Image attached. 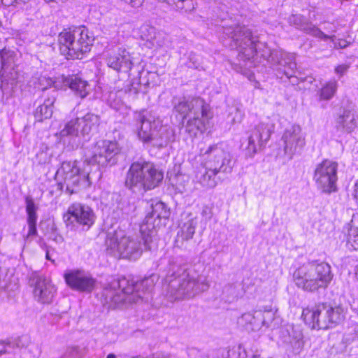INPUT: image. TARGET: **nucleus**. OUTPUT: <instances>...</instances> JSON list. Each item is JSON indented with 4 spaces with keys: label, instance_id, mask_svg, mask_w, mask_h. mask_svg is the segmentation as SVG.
<instances>
[{
    "label": "nucleus",
    "instance_id": "obj_62",
    "mask_svg": "<svg viewBox=\"0 0 358 358\" xmlns=\"http://www.w3.org/2000/svg\"><path fill=\"white\" fill-rule=\"evenodd\" d=\"M159 1H162V0H159Z\"/></svg>",
    "mask_w": 358,
    "mask_h": 358
},
{
    "label": "nucleus",
    "instance_id": "obj_20",
    "mask_svg": "<svg viewBox=\"0 0 358 358\" xmlns=\"http://www.w3.org/2000/svg\"><path fill=\"white\" fill-rule=\"evenodd\" d=\"M268 61L272 64L279 65L278 76L280 74L285 75L287 78H296L295 71L296 64L294 62V56L292 54L282 50H273L270 52Z\"/></svg>",
    "mask_w": 358,
    "mask_h": 358
},
{
    "label": "nucleus",
    "instance_id": "obj_45",
    "mask_svg": "<svg viewBox=\"0 0 358 358\" xmlns=\"http://www.w3.org/2000/svg\"><path fill=\"white\" fill-rule=\"evenodd\" d=\"M201 215L208 219H210L212 216L210 208L208 206L203 207Z\"/></svg>",
    "mask_w": 358,
    "mask_h": 358
},
{
    "label": "nucleus",
    "instance_id": "obj_7",
    "mask_svg": "<svg viewBox=\"0 0 358 358\" xmlns=\"http://www.w3.org/2000/svg\"><path fill=\"white\" fill-rule=\"evenodd\" d=\"M144 237H147V233L142 234L143 243L140 240H135L126 236L122 230L108 233L105 241L106 251L114 257H120L129 260H136L143 250H150L152 248L150 242V249H146L144 245Z\"/></svg>",
    "mask_w": 358,
    "mask_h": 358
},
{
    "label": "nucleus",
    "instance_id": "obj_15",
    "mask_svg": "<svg viewBox=\"0 0 358 358\" xmlns=\"http://www.w3.org/2000/svg\"><path fill=\"white\" fill-rule=\"evenodd\" d=\"M28 283L33 288L34 297L38 302H52L56 288L48 278L38 271H32L28 275Z\"/></svg>",
    "mask_w": 358,
    "mask_h": 358
},
{
    "label": "nucleus",
    "instance_id": "obj_29",
    "mask_svg": "<svg viewBox=\"0 0 358 358\" xmlns=\"http://www.w3.org/2000/svg\"><path fill=\"white\" fill-rule=\"evenodd\" d=\"M63 83L65 85L69 86L76 96L81 99L85 98L89 93L87 82L76 76L65 77L63 79Z\"/></svg>",
    "mask_w": 358,
    "mask_h": 358
},
{
    "label": "nucleus",
    "instance_id": "obj_27",
    "mask_svg": "<svg viewBox=\"0 0 358 358\" xmlns=\"http://www.w3.org/2000/svg\"><path fill=\"white\" fill-rule=\"evenodd\" d=\"M261 319V310L255 311L254 313H245L238 319V324L248 331H256L263 327Z\"/></svg>",
    "mask_w": 358,
    "mask_h": 358
},
{
    "label": "nucleus",
    "instance_id": "obj_24",
    "mask_svg": "<svg viewBox=\"0 0 358 358\" xmlns=\"http://www.w3.org/2000/svg\"><path fill=\"white\" fill-rule=\"evenodd\" d=\"M288 22L290 25L294 26L296 29L321 40L327 41L331 38L302 15H292L289 17Z\"/></svg>",
    "mask_w": 358,
    "mask_h": 358
},
{
    "label": "nucleus",
    "instance_id": "obj_46",
    "mask_svg": "<svg viewBox=\"0 0 358 358\" xmlns=\"http://www.w3.org/2000/svg\"><path fill=\"white\" fill-rule=\"evenodd\" d=\"M12 285L10 282H8L7 280L3 279L1 280L0 279V289H8Z\"/></svg>",
    "mask_w": 358,
    "mask_h": 358
},
{
    "label": "nucleus",
    "instance_id": "obj_17",
    "mask_svg": "<svg viewBox=\"0 0 358 358\" xmlns=\"http://www.w3.org/2000/svg\"><path fill=\"white\" fill-rule=\"evenodd\" d=\"M285 155L292 159L295 155L301 154L306 145V137L299 125L293 124L287 128L282 137Z\"/></svg>",
    "mask_w": 358,
    "mask_h": 358
},
{
    "label": "nucleus",
    "instance_id": "obj_23",
    "mask_svg": "<svg viewBox=\"0 0 358 358\" xmlns=\"http://www.w3.org/2000/svg\"><path fill=\"white\" fill-rule=\"evenodd\" d=\"M58 91L55 88H44L43 96L44 101L36 108L34 115L36 121L42 122L52 117L54 109V103L57 99Z\"/></svg>",
    "mask_w": 358,
    "mask_h": 358
},
{
    "label": "nucleus",
    "instance_id": "obj_63",
    "mask_svg": "<svg viewBox=\"0 0 358 358\" xmlns=\"http://www.w3.org/2000/svg\"><path fill=\"white\" fill-rule=\"evenodd\" d=\"M357 234H358V232H357Z\"/></svg>",
    "mask_w": 358,
    "mask_h": 358
},
{
    "label": "nucleus",
    "instance_id": "obj_42",
    "mask_svg": "<svg viewBox=\"0 0 358 358\" xmlns=\"http://www.w3.org/2000/svg\"><path fill=\"white\" fill-rule=\"evenodd\" d=\"M29 231L27 235V238L37 235L36 223H27Z\"/></svg>",
    "mask_w": 358,
    "mask_h": 358
},
{
    "label": "nucleus",
    "instance_id": "obj_33",
    "mask_svg": "<svg viewBox=\"0 0 358 358\" xmlns=\"http://www.w3.org/2000/svg\"><path fill=\"white\" fill-rule=\"evenodd\" d=\"M338 82L336 80H331L327 82L318 91L320 100L328 101L331 99L336 93Z\"/></svg>",
    "mask_w": 358,
    "mask_h": 358
},
{
    "label": "nucleus",
    "instance_id": "obj_21",
    "mask_svg": "<svg viewBox=\"0 0 358 358\" xmlns=\"http://www.w3.org/2000/svg\"><path fill=\"white\" fill-rule=\"evenodd\" d=\"M64 276L66 284L73 289L91 292L95 287L96 280L82 270H71Z\"/></svg>",
    "mask_w": 358,
    "mask_h": 358
},
{
    "label": "nucleus",
    "instance_id": "obj_43",
    "mask_svg": "<svg viewBox=\"0 0 358 358\" xmlns=\"http://www.w3.org/2000/svg\"><path fill=\"white\" fill-rule=\"evenodd\" d=\"M349 67L348 64L338 65L335 68V72L341 77L348 71Z\"/></svg>",
    "mask_w": 358,
    "mask_h": 358
},
{
    "label": "nucleus",
    "instance_id": "obj_8",
    "mask_svg": "<svg viewBox=\"0 0 358 358\" xmlns=\"http://www.w3.org/2000/svg\"><path fill=\"white\" fill-rule=\"evenodd\" d=\"M222 29L223 34L234 43L240 60L246 61L254 57L257 52L259 41L248 27L231 23L224 25Z\"/></svg>",
    "mask_w": 358,
    "mask_h": 358
},
{
    "label": "nucleus",
    "instance_id": "obj_55",
    "mask_svg": "<svg viewBox=\"0 0 358 358\" xmlns=\"http://www.w3.org/2000/svg\"><path fill=\"white\" fill-rule=\"evenodd\" d=\"M68 0H55V2L56 3H59V2H62V3H65Z\"/></svg>",
    "mask_w": 358,
    "mask_h": 358
},
{
    "label": "nucleus",
    "instance_id": "obj_52",
    "mask_svg": "<svg viewBox=\"0 0 358 358\" xmlns=\"http://www.w3.org/2000/svg\"><path fill=\"white\" fill-rule=\"evenodd\" d=\"M178 0H162V1L166 2L169 5L173 7Z\"/></svg>",
    "mask_w": 358,
    "mask_h": 358
},
{
    "label": "nucleus",
    "instance_id": "obj_53",
    "mask_svg": "<svg viewBox=\"0 0 358 358\" xmlns=\"http://www.w3.org/2000/svg\"><path fill=\"white\" fill-rule=\"evenodd\" d=\"M106 358H116V356L114 354L110 353L107 356Z\"/></svg>",
    "mask_w": 358,
    "mask_h": 358
},
{
    "label": "nucleus",
    "instance_id": "obj_25",
    "mask_svg": "<svg viewBox=\"0 0 358 358\" xmlns=\"http://www.w3.org/2000/svg\"><path fill=\"white\" fill-rule=\"evenodd\" d=\"M208 107L206 103L201 114H192L193 117L187 120L185 127L190 135L196 136L198 132L203 133L206 130V124L209 119Z\"/></svg>",
    "mask_w": 358,
    "mask_h": 358
},
{
    "label": "nucleus",
    "instance_id": "obj_22",
    "mask_svg": "<svg viewBox=\"0 0 358 358\" xmlns=\"http://www.w3.org/2000/svg\"><path fill=\"white\" fill-rule=\"evenodd\" d=\"M106 62L108 67L117 72L128 73L134 65L129 52L124 48H119L108 54Z\"/></svg>",
    "mask_w": 358,
    "mask_h": 358
},
{
    "label": "nucleus",
    "instance_id": "obj_56",
    "mask_svg": "<svg viewBox=\"0 0 358 358\" xmlns=\"http://www.w3.org/2000/svg\"><path fill=\"white\" fill-rule=\"evenodd\" d=\"M252 358H260V357H259V355H255L252 356Z\"/></svg>",
    "mask_w": 358,
    "mask_h": 358
},
{
    "label": "nucleus",
    "instance_id": "obj_5",
    "mask_svg": "<svg viewBox=\"0 0 358 358\" xmlns=\"http://www.w3.org/2000/svg\"><path fill=\"white\" fill-rule=\"evenodd\" d=\"M302 317L313 329H328L344 320L345 310L340 305L334 306L330 303H320L311 309H303Z\"/></svg>",
    "mask_w": 358,
    "mask_h": 358
},
{
    "label": "nucleus",
    "instance_id": "obj_4",
    "mask_svg": "<svg viewBox=\"0 0 358 358\" xmlns=\"http://www.w3.org/2000/svg\"><path fill=\"white\" fill-rule=\"evenodd\" d=\"M92 42L85 27L64 29L58 36L59 52L67 59H82L90 51Z\"/></svg>",
    "mask_w": 358,
    "mask_h": 358
},
{
    "label": "nucleus",
    "instance_id": "obj_54",
    "mask_svg": "<svg viewBox=\"0 0 358 358\" xmlns=\"http://www.w3.org/2000/svg\"><path fill=\"white\" fill-rule=\"evenodd\" d=\"M236 111H237V113H238V115H239V118L237 120V121H238V122H240V121L241 120V117H242V115H241V112H240L238 109L236 110Z\"/></svg>",
    "mask_w": 358,
    "mask_h": 358
},
{
    "label": "nucleus",
    "instance_id": "obj_57",
    "mask_svg": "<svg viewBox=\"0 0 358 358\" xmlns=\"http://www.w3.org/2000/svg\"><path fill=\"white\" fill-rule=\"evenodd\" d=\"M355 275H356L357 279L358 280V270H357V271L355 273Z\"/></svg>",
    "mask_w": 358,
    "mask_h": 358
},
{
    "label": "nucleus",
    "instance_id": "obj_32",
    "mask_svg": "<svg viewBox=\"0 0 358 358\" xmlns=\"http://www.w3.org/2000/svg\"><path fill=\"white\" fill-rule=\"evenodd\" d=\"M103 294L106 302L110 303V306H118L127 300V294L115 288L105 289Z\"/></svg>",
    "mask_w": 358,
    "mask_h": 358
},
{
    "label": "nucleus",
    "instance_id": "obj_35",
    "mask_svg": "<svg viewBox=\"0 0 358 358\" xmlns=\"http://www.w3.org/2000/svg\"><path fill=\"white\" fill-rule=\"evenodd\" d=\"M26 213L27 214V223H36L38 215L36 211L38 207L36 206L32 198L27 196L25 199Z\"/></svg>",
    "mask_w": 358,
    "mask_h": 358
},
{
    "label": "nucleus",
    "instance_id": "obj_19",
    "mask_svg": "<svg viewBox=\"0 0 358 358\" xmlns=\"http://www.w3.org/2000/svg\"><path fill=\"white\" fill-rule=\"evenodd\" d=\"M154 281L151 277L145 278L141 281L129 280L126 278H122L113 282V287H118V290L127 295L136 294L138 298L143 299L146 292L152 289Z\"/></svg>",
    "mask_w": 358,
    "mask_h": 358
},
{
    "label": "nucleus",
    "instance_id": "obj_49",
    "mask_svg": "<svg viewBox=\"0 0 358 358\" xmlns=\"http://www.w3.org/2000/svg\"><path fill=\"white\" fill-rule=\"evenodd\" d=\"M354 196L357 202L358 203V180L356 182L355 185Z\"/></svg>",
    "mask_w": 358,
    "mask_h": 358
},
{
    "label": "nucleus",
    "instance_id": "obj_10",
    "mask_svg": "<svg viewBox=\"0 0 358 358\" xmlns=\"http://www.w3.org/2000/svg\"><path fill=\"white\" fill-rule=\"evenodd\" d=\"M293 278L297 287L313 292L327 287L333 275L331 270H295Z\"/></svg>",
    "mask_w": 358,
    "mask_h": 358
},
{
    "label": "nucleus",
    "instance_id": "obj_2",
    "mask_svg": "<svg viewBox=\"0 0 358 358\" xmlns=\"http://www.w3.org/2000/svg\"><path fill=\"white\" fill-rule=\"evenodd\" d=\"M169 271H172L171 275H174L173 270ZM171 277L166 279L168 284L164 287V296L171 303L192 299L210 287L208 276L204 273H199L198 270H190V272L184 270L179 276L173 279Z\"/></svg>",
    "mask_w": 358,
    "mask_h": 358
},
{
    "label": "nucleus",
    "instance_id": "obj_39",
    "mask_svg": "<svg viewBox=\"0 0 358 358\" xmlns=\"http://www.w3.org/2000/svg\"><path fill=\"white\" fill-rule=\"evenodd\" d=\"M355 227V220H352V226L350 231V237L348 239V243L351 245L354 250H358V234L356 229H353Z\"/></svg>",
    "mask_w": 358,
    "mask_h": 358
},
{
    "label": "nucleus",
    "instance_id": "obj_40",
    "mask_svg": "<svg viewBox=\"0 0 358 358\" xmlns=\"http://www.w3.org/2000/svg\"><path fill=\"white\" fill-rule=\"evenodd\" d=\"M261 315L262 316V319H261L262 326L268 328L274 319V313L271 310H267L261 311Z\"/></svg>",
    "mask_w": 358,
    "mask_h": 358
},
{
    "label": "nucleus",
    "instance_id": "obj_12",
    "mask_svg": "<svg viewBox=\"0 0 358 358\" xmlns=\"http://www.w3.org/2000/svg\"><path fill=\"white\" fill-rule=\"evenodd\" d=\"M63 218L66 227L73 230L79 227H83V229L87 230L95 221L92 209L88 206L78 202L69 206Z\"/></svg>",
    "mask_w": 358,
    "mask_h": 358
},
{
    "label": "nucleus",
    "instance_id": "obj_9",
    "mask_svg": "<svg viewBox=\"0 0 358 358\" xmlns=\"http://www.w3.org/2000/svg\"><path fill=\"white\" fill-rule=\"evenodd\" d=\"M200 155L203 157V164L207 169H213L219 173H230L234 167L231 155L226 151L222 143L209 145L206 149H200Z\"/></svg>",
    "mask_w": 358,
    "mask_h": 358
},
{
    "label": "nucleus",
    "instance_id": "obj_41",
    "mask_svg": "<svg viewBox=\"0 0 358 358\" xmlns=\"http://www.w3.org/2000/svg\"><path fill=\"white\" fill-rule=\"evenodd\" d=\"M169 262L171 266L181 267L184 265L183 259L180 256L171 257L169 258Z\"/></svg>",
    "mask_w": 358,
    "mask_h": 358
},
{
    "label": "nucleus",
    "instance_id": "obj_44",
    "mask_svg": "<svg viewBox=\"0 0 358 358\" xmlns=\"http://www.w3.org/2000/svg\"><path fill=\"white\" fill-rule=\"evenodd\" d=\"M125 3H128L132 8H138L142 5L144 0H123Z\"/></svg>",
    "mask_w": 358,
    "mask_h": 358
},
{
    "label": "nucleus",
    "instance_id": "obj_1",
    "mask_svg": "<svg viewBox=\"0 0 358 358\" xmlns=\"http://www.w3.org/2000/svg\"><path fill=\"white\" fill-rule=\"evenodd\" d=\"M120 148L116 141L100 140L85 150V161H64L57 169L55 179L57 188L68 194L78 193L91 185L90 164L101 167L113 166L117 162Z\"/></svg>",
    "mask_w": 358,
    "mask_h": 358
},
{
    "label": "nucleus",
    "instance_id": "obj_11",
    "mask_svg": "<svg viewBox=\"0 0 358 358\" xmlns=\"http://www.w3.org/2000/svg\"><path fill=\"white\" fill-rule=\"evenodd\" d=\"M338 164L329 159H324L317 164L313 176L316 185L323 193L330 194L337 191L336 182Z\"/></svg>",
    "mask_w": 358,
    "mask_h": 358
},
{
    "label": "nucleus",
    "instance_id": "obj_59",
    "mask_svg": "<svg viewBox=\"0 0 358 358\" xmlns=\"http://www.w3.org/2000/svg\"><path fill=\"white\" fill-rule=\"evenodd\" d=\"M134 93H135V94H137V93H138L137 90H136L135 88H134Z\"/></svg>",
    "mask_w": 358,
    "mask_h": 358
},
{
    "label": "nucleus",
    "instance_id": "obj_31",
    "mask_svg": "<svg viewBox=\"0 0 358 358\" xmlns=\"http://www.w3.org/2000/svg\"><path fill=\"white\" fill-rule=\"evenodd\" d=\"M99 116L91 113H88L80 118V133L82 135H88L91 132L96 131L99 125Z\"/></svg>",
    "mask_w": 358,
    "mask_h": 358
},
{
    "label": "nucleus",
    "instance_id": "obj_61",
    "mask_svg": "<svg viewBox=\"0 0 358 358\" xmlns=\"http://www.w3.org/2000/svg\"><path fill=\"white\" fill-rule=\"evenodd\" d=\"M3 275V273L1 272V273H0V276H1V275Z\"/></svg>",
    "mask_w": 358,
    "mask_h": 358
},
{
    "label": "nucleus",
    "instance_id": "obj_60",
    "mask_svg": "<svg viewBox=\"0 0 358 358\" xmlns=\"http://www.w3.org/2000/svg\"><path fill=\"white\" fill-rule=\"evenodd\" d=\"M134 358H143L142 357H134Z\"/></svg>",
    "mask_w": 358,
    "mask_h": 358
},
{
    "label": "nucleus",
    "instance_id": "obj_36",
    "mask_svg": "<svg viewBox=\"0 0 358 358\" xmlns=\"http://www.w3.org/2000/svg\"><path fill=\"white\" fill-rule=\"evenodd\" d=\"M196 4L195 0H178L173 6V8L178 10L190 12L195 8Z\"/></svg>",
    "mask_w": 358,
    "mask_h": 358
},
{
    "label": "nucleus",
    "instance_id": "obj_14",
    "mask_svg": "<svg viewBox=\"0 0 358 358\" xmlns=\"http://www.w3.org/2000/svg\"><path fill=\"white\" fill-rule=\"evenodd\" d=\"M151 208V212L147 214L140 229L141 234L147 233V237L143 238L146 249L150 248L151 236L155 231V229L161 225V220L168 219L170 215L169 210L163 202L152 203Z\"/></svg>",
    "mask_w": 358,
    "mask_h": 358
},
{
    "label": "nucleus",
    "instance_id": "obj_50",
    "mask_svg": "<svg viewBox=\"0 0 358 358\" xmlns=\"http://www.w3.org/2000/svg\"><path fill=\"white\" fill-rule=\"evenodd\" d=\"M6 345L3 343V342L0 341V355H3V353H6Z\"/></svg>",
    "mask_w": 358,
    "mask_h": 358
},
{
    "label": "nucleus",
    "instance_id": "obj_51",
    "mask_svg": "<svg viewBox=\"0 0 358 358\" xmlns=\"http://www.w3.org/2000/svg\"><path fill=\"white\" fill-rule=\"evenodd\" d=\"M17 0H2L3 4L6 6L13 5L14 3L17 2Z\"/></svg>",
    "mask_w": 358,
    "mask_h": 358
},
{
    "label": "nucleus",
    "instance_id": "obj_18",
    "mask_svg": "<svg viewBox=\"0 0 358 358\" xmlns=\"http://www.w3.org/2000/svg\"><path fill=\"white\" fill-rule=\"evenodd\" d=\"M173 113L180 115L184 124L185 120L189 114H201L205 101L200 97L186 98L185 96H174L171 100Z\"/></svg>",
    "mask_w": 358,
    "mask_h": 358
},
{
    "label": "nucleus",
    "instance_id": "obj_37",
    "mask_svg": "<svg viewBox=\"0 0 358 358\" xmlns=\"http://www.w3.org/2000/svg\"><path fill=\"white\" fill-rule=\"evenodd\" d=\"M154 43L159 47H171V43L169 39V36L164 32H158L154 36Z\"/></svg>",
    "mask_w": 358,
    "mask_h": 358
},
{
    "label": "nucleus",
    "instance_id": "obj_34",
    "mask_svg": "<svg viewBox=\"0 0 358 358\" xmlns=\"http://www.w3.org/2000/svg\"><path fill=\"white\" fill-rule=\"evenodd\" d=\"M80 117H76L69 121L61 130L59 134L61 137L65 136H77L80 132Z\"/></svg>",
    "mask_w": 358,
    "mask_h": 358
},
{
    "label": "nucleus",
    "instance_id": "obj_48",
    "mask_svg": "<svg viewBox=\"0 0 358 358\" xmlns=\"http://www.w3.org/2000/svg\"><path fill=\"white\" fill-rule=\"evenodd\" d=\"M311 266H320L321 268L324 269L326 268H330L331 266L327 263L321 262L320 264L315 262V264H313Z\"/></svg>",
    "mask_w": 358,
    "mask_h": 358
},
{
    "label": "nucleus",
    "instance_id": "obj_26",
    "mask_svg": "<svg viewBox=\"0 0 358 358\" xmlns=\"http://www.w3.org/2000/svg\"><path fill=\"white\" fill-rule=\"evenodd\" d=\"M197 224L196 217H192L181 225L176 239V244L178 247L182 248L185 241L193 238Z\"/></svg>",
    "mask_w": 358,
    "mask_h": 358
},
{
    "label": "nucleus",
    "instance_id": "obj_58",
    "mask_svg": "<svg viewBox=\"0 0 358 358\" xmlns=\"http://www.w3.org/2000/svg\"><path fill=\"white\" fill-rule=\"evenodd\" d=\"M46 2H52V1H55V0H45Z\"/></svg>",
    "mask_w": 358,
    "mask_h": 358
},
{
    "label": "nucleus",
    "instance_id": "obj_38",
    "mask_svg": "<svg viewBox=\"0 0 358 358\" xmlns=\"http://www.w3.org/2000/svg\"><path fill=\"white\" fill-rule=\"evenodd\" d=\"M187 66L188 68L198 70L203 69L201 65V57L195 53L191 52L189 55Z\"/></svg>",
    "mask_w": 358,
    "mask_h": 358
},
{
    "label": "nucleus",
    "instance_id": "obj_47",
    "mask_svg": "<svg viewBox=\"0 0 358 358\" xmlns=\"http://www.w3.org/2000/svg\"><path fill=\"white\" fill-rule=\"evenodd\" d=\"M349 45L350 43L345 40H339V41L336 44L337 47L341 49L347 48Z\"/></svg>",
    "mask_w": 358,
    "mask_h": 358
},
{
    "label": "nucleus",
    "instance_id": "obj_13",
    "mask_svg": "<svg viewBox=\"0 0 358 358\" xmlns=\"http://www.w3.org/2000/svg\"><path fill=\"white\" fill-rule=\"evenodd\" d=\"M15 57V52L11 50L6 48L0 50L1 88L6 95H11L17 83V72L13 67Z\"/></svg>",
    "mask_w": 358,
    "mask_h": 358
},
{
    "label": "nucleus",
    "instance_id": "obj_28",
    "mask_svg": "<svg viewBox=\"0 0 358 358\" xmlns=\"http://www.w3.org/2000/svg\"><path fill=\"white\" fill-rule=\"evenodd\" d=\"M218 174L219 173L213 169H207V166H204L203 162L201 168L196 173V179L203 187L213 188L217 185L220 179L217 176Z\"/></svg>",
    "mask_w": 358,
    "mask_h": 358
},
{
    "label": "nucleus",
    "instance_id": "obj_16",
    "mask_svg": "<svg viewBox=\"0 0 358 358\" xmlns=\"http://www.w3.org/2000/svg\"><path fill=\"white\" fill-rule=\"evenodd\" d=\"M275 130V123L269 118L259 122L251 130L248 136V144L246 148L248 154L254 155L259 150L264 147L269 141Z\"/></svg>",
    "mask_w": 358,
    "mask_h": 358
},
{
    "label": "nucleus",
    "instance_id": "obj_3",
    "mask_svg": "<svg viewBox=\"0 0 358 358\" xmlns=\"http://www.w3.org/2000/svg\"><path fill=\"white\" fill-rule=\"evenodd\" d=\"M134 120L137 136L144 143H150L153 147L162 148L175 140L173 130L160 125L146 110L135 112Z\"/></svg>",
    "mask_w": 358,
    "mask_h": 358
},
{
    "label": "nucleus",
    "instance_id": "obj_6",
    "mask_svg": "<svg viewBox=\"0 0 358 358\" xmlns=\"http://www.w3.org/2000/svg\"><path fill=\"white\" fill-rule=\"evenodd\" d=\"M163 173L147 162L131 164L125 180V185L134 193H141L155 188L163 179Z\"/></svg>",
    "mask_w": 358,
    "mask_h": 358
},
{
    "label": "nucleus",
    "instance_id": "obj_30",
    "mask_svg": "<svg viewBox=\"0 0 358 358\" xmlns=\"http://www.w3.org/2000/svg\"><path fill=\"white\" fill-rule=\"evenodd\" d=\"M337 130L351 133L357 127V122L350 110H344L336 120Z\"/></svg>",
    "mask_w": 358,
    "mask_h": 358
}]
</instances>
